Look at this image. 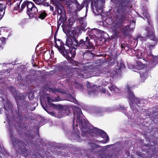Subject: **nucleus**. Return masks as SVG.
Returning a JSON list of instances; mask_svg holds the SVG:
<instances>
[{
  "mask_svg": "<svg viewBox=\"0 0 158 158\" xmlns=\"http://www.w3.org/2000/svg\"><path fill=\"white\" fill-rule=\"evenodd\" d=\"M47 98L48 104L49 106L52 107H54L55 106H56L55 104L51 103V101L53 102L54 101V100L52 99L51 97L48 96L47 97Z\"/></svg>",
  "mask_w": 158,
  "mask_h": 158,
  "instance_id": "25",
  "label": "nucleus"
},
{
  "mask_svg": "<svg viewBox=\"0 0 158 158\" xmlns=\"http://www.w3.org/2000/svg\"><path fill=\"white\" fill-rule=\"evenodd\" d=\"M74 22L72 19H69L68 21L67 22V26L68 27V29H71V28L72 25L74 24Z\"/></svg>",
  "mask_w": 158,
  "mask_h": 158,
  "instance_id": "30",
  "label": "nucleus"
},
{
  "mask_svg": "<svg viewBox=\"0 0 158 158\" xmlns=\"http://www.w3.org/2000/svg\"><path fill=\"white\" fill-rule=\"evenodd\" d=\"M99 135L102 138L106 139V140L105 142H103L104 141H101V142H102V143H105L109 141V136L104 131L101 130Z\"/></svg>",
  "mask_w": 158,
  "mask_h": 158,
  "instance_id": "19",
  "label": "nucleus"
},
{
  "mask_svg": "<svg viewBox=\"0 0 158 158\" xmlns=\"http://www.w3.org/2000/svg\"><path fill=\"white\" fill-rule=\"evenodd\" d=\"M50 10L52 11H53L54 10L53 7V6H50Z\"/></svg>",
  "mask_w": 158,
  "mask_h": 158,
  "instance_id": "53",
  "label": "nucleus"
},
{
  "mask_svg": "<svg viewBox=\"0 0 158 158\" xmlns=\"http://www.w3.org/2000/svg\"><path fill=\"white\" fill-rule=\"evenodd\" d=\"M127 98L129 100L130 103L133 104L134 102V99L136 97L132 91L133 87L129 85L127 86Z\"/></svg>",
  "mask_w": 158,
  "mask_h": 158,
  "instance_id": "9",
  "label": "nucleus"
},
{
  "mask_svg": "<svg viewBox=\"0 0 158 158\" xmlns=\"http://www.w3.org/2000/svg\"><path fill=\"white\" fill-rule=\"evenodd\" d=\"M64 8L62 5L58 6L56 7L57 13L60 16L65 15L66 14L65 11L64 10Z\"/></svg>",
  "mask_w": 158,
  "mask_h": 158,
  "instance_id": "18",
  "label": "nucleus"
},
{
  "mask_svg": "<svg viewBox=\"0 0 158 158\" xmlns=\"http://www.w3.org/2000/svg\"><path fill=\"white\" fill-rule=\"evenodd\" d=\"M73 68L71 66H69L68 65H66L64 70L70 73L71 72L73 71Z\"/></svg>",
  "mask_w": 158,
  "mask_h": 158,
  "instance_id": "36",
  "label": "nucleus"
},
{
  "mask_svg": "<svg viewBox=\"0 0 158 158\" xmlns=\"http://www.w3.org/2000/svg\"><path fill=\"white\" fill-rule=\"evenodd\" d=\"M63 44L65 49L69 48H74V45L75 42L73 41L70 38H67L66 39L65 44L63 42Z\"/></svg>",
  "mask_w": 158,
  "mask_h": 158,
  "instance_id": "11",
  "label": "nucleus"
},
{
  "mask_svg": "<svg viewBox=\"0 0 158 158\" xmlns=\"http://www.w3.org/2000/svg\"><path fill=\"white\" fill-rule=\"evenodd\" d=\"M85 1V3H87V5L85 6L86 8V11H87V8L88 7V4H89V0H86Z\"/></svg>",
  "mask_w": 158,
  "mask_h": 158,
  "instance_id": "45",
  "label": "nucleus"
},
{
  "mask_svg": "<svg viewBox=\"0 0 158 158\" xmlns=\"http://www.w3.org/2000/svg\"><path fill=\"white\" fill-rule=\"evenodd\" d=\"M134 103H135L138 106H140L139 105V104H140V101L138 98L136 97L134 99Z\"/></svg>",
  "mask_w": 158,
  "mask_h": 158,
  "instance_id": "40",
  "label": "nucleus"
},
{
  "mask_svg": "<svg viewBox=\"0 0 158 158\" xmlns=\"http://www.w3.org/2000/svg\"><path fill=\"white\" fill-rule=\"evenodd\" d=\"M30 76V75H28V76H26V79H27L28 78V77Z\"/></svg>",
  "mask_w": 158,
  "mask_h": 158,
  "instance_id": "60",
  "label": "nucleus"
},
{
  "mask_svg": "<svg viewBox=\"0 0 158 158\" xmlns=\"http://www.w3.org/2000/svg\"><path fill=\"white\" fill-rule=\"evenodd\" d=\"M148 24H149V25H150V22H149V20L148 21Z\"/></svg>",
  "mask_w": 158,
  "mask_h": 158,
  "instance_id": "64",
  "label": "nucleus"
},
{
  "mask_svg": "<svg viewBox=\"0 0 158 158\" xmlns=\"http://www.w3.org/2000/svg\"><path fill=\"white\" fill-rule=\"evenodd\" d=\"M61 17H60L58 20H57V24L59 23L60 24H61L62 23V22L61 21Z\"/></svg>",
  "mask_w": 158,
  "mask_h": 158,
  "instance_id": "46",
  "label": "nucleus"
},
{
  "mask_svg": "<svg viewBox=\"0 0 158 158\" xmlns=\"http://www.w3.org/2000/svg\"><path fill=\"white\" fill-rule=\"evenodd\" d=\"M136 66L138 67H139L140 68H144V65L142 63V62L140 61L139 60H136Z\"/></svg>",
  "mask_w": 158,
  "mask_h": 158,
  "instance_id": "32",
  "label": "nucleus"
},
{
  "mask_svg": "<svg viewBox=\"0 0 158 158\" xmlns=\"http://www.w3.org/2000/svg\"><path fill=\"white\" fill-rule=\"evenodd\" d=\"M33 6H35V5L33 2H29L28 1H27V11H28L30 10L33 7Z\"/></svg>",
  "mask_w": 158,
  "mask_h": 158,
  "instance_id": "27",
  "label": "nucleus"
},
{
  "mask_svg": "<svg viewBox=\"0 0 158 158\" xmlns=\"http://www.w3.org/2000/svg\"><path fill=\"white\" fill-rule=\"evenodd\" d=\"M105 0H91V8L94 13L99 15L102 12L103 6L105 2Z\"/></svg>",
  "mask_w": 158,
  "mask_h": 158,
  "instance_id": "7",
  "label": "nucleus"
},
{
  "mask_svg": "<svg viewBox=\"0 0 158 158\" xmlns=\"http://www.w3.org/2000/svg\"><path fill=\"white\" fill-rule=\"evenodd\" d=\"M135 26V23L131 22L130 25L123 27V23L119 24L117 23L114 25L112 27L113 32L116 37H120L123 35L125 37L130 38L131 35L130 32L132 30Z\"/></svg>",
  "mask_w": 158,
  "mask_h": 158,
  "instance_id": "2",
  "label": "nucleus"
},
{
  "mask_svg": "<svg viewBox=\"0 0 158 158\" xmlns=\"http://www.w3.org/2000/svg\"><path fill=\"white\" fill-rule=\"evenodd\" d=\"M147 36L149 37L151 40L153 41L148 42L147 44L149 49H151L156 44L157 39L155 35L154 31L153 30L148 27L147 29Z\"/></svg>",
  "mask_w": 158,
  "mask_h": 158,
  "instance_id": "8",
  "label": "nucleus"
},
{
  "mask_svg": "<svg viewBox=\"0 0 158 158\" xmlns=\"http://www.w3.org/2000/svg\"><path fill=\"white\" fill-rule=\"evenodd\" d=\"M73 2H75V4L76 5L77 8L76 11H80L84 7L85 4V1H83L81 4H80L77 0H74Z\"/></svg>",
  "mask_w": 158,
  "mask_h": 158,
  "instance_id": "13",
  "label": "nucleus"
},
{
  "mask_svg": "<svg viewBox=\"0 0 158 158\" xmlns=\"http://www.w3.org/2000/svg\"><path fill=\"white\" fill-rule=\"evenodd\" d=\"M57 34H55L54 35V43H55V47H56L57 49L58 48V47L57 46H59V47H60V44L61 43H62L63 44V41L59 39H57L56 38Z\"/></svg>",
  "mask_w": 158,
  "mask_h": 158,
  "instance_id": "22",
  "label": "nucleus"
},
{
  "mask_svg": "<svg viewBox=\"0 0 158 158\" xmlns=\"http://www.w3.org/2000/svg\"><path fill=\"white\" fill-rule=\"evenodd\" d=\"M74 0H70L68 2V3L67 4V6L69 7L70 8H71L73 7L72 4H75V2H74Z\"/></svg>",
  "mask_w": 158,
  "mask_h": 158,
  "instance_id": "39",
  "label": "nucleus"
},
{
  "mask_svg": "<svg viewBox=\"0 0 158 158\" xmlns=\"http://www.w3.org/2000/svg\"><path fill=\"white\" fill-rule=\"evenodd\" d=\"M65 15L60 16V17H61V21L62 22V25L61 26L63 31L66 32L68 33L67 28L68 27L67 26L65 23L67 19L66 18L64 17V16Z\"/></svg>",
  "mask_w": 158,
  "mask_h": 158,
  "instance_id": "16",
  "label": "nucleus"
},
{
  "mask_svg": "<svg viewBox=\"0 0 158 158\" xmlns=\"http://www.w3.org/2000/svg\"><path fill=\"white\" fill-rule=\"evenodd\" d=\"M66 65L64 64H60L58 66L59 69L61 70H64Z\"/></svg>",
  "mask_w": 158,
  "mask_h": 158,
  "instance_id": "37",
  "label": "nucleus"
},
{
  "mask_svg": "<svg viewBox=\"0 0 158 158\" xmlns=\"http://www.w3.org/2000/svg\"><path fill=\"white\" fill-rule=\"evenodd\" d=\"M101 91L104 93H105L106 92V89L105 88H102L101 90Z\"/></svg>",
  "mask_w": 158,
  "mask_h": 158,
  "instance_id": "49",
  "label": "nucleus"
},
{
  "mask_svg": "<svg viewBox=\"0 0 158 158\" xmlns=\"http://www.w3.org/2000/svg\"><path fill=\"white\" fill-rule=\"evenodd\" d=\"M60 47L59 46H57L58 48L57 49L60 53L63 55L65 58H66L68 60H70L71 59H73L76 55V50L77 49H88V48H86L85 47L80 46L79 47H76L74 45V48H69L65 49L64 47L63 44L61 43L60 44Z\"/></svg>",
  "mask_w": 158,
  "mask_h": 158,
  "instance_id": "6",
  "label": "nucleus"
},
{
  "mask_svg": "<svg viewBox=\"0 0 158 158\" xmlns=\"http://www.w3.org/2000/svg\"><path fill=\"white\" fill-rule=\"evenodd\" d=\"M77 20L79 21L80 23V27H75L73 28L72 31H71V29L67 28L68 33L65 31L64 32L67 35L69 34L70 37H72L73 41L75 42L74 46L76 47L84 46L88 48L89 49H94V47L92 43L90 42L89 37L87 36L86 37L85 41H84L83 39H81L78 41L77 39L79 36V33H81L82 31H85L87 29L86 27L87 23L85 21L84 18H77Z\"/></svg>",
  "mask_w": 158,
  "mask_h": 158,
  "instance_id": "1",
  "label": "nucleus"
},
{
  "mask_svg": "<svg viewBox=\"0 0 158 158\" xmlns=\"http://www.w3.org/2000/svg\"><path fill=\"white\" fill-rule=\"evenodd\" d=\"M92 130L94 131L93 132L94 134H96L97 135H99L101 129H99L97 127H94Z\"/></svg>",
  "mask_w": 158,
  "mask_h": 158,
  "instance_id": "34",
  "label": "nucleus"
},
{
  "mask_svg": "<svg viewBox=\"0 0 158 158\" xmlns=\"http://www.w3.org/2000/svg\"><path fill=\"white\" fill-rule=\"evenodd\" d=\"M3 45V44H2L0 45V51L2 50L3 49V47L2 46Z\"/></svg>",
  "mask_w": 158,
  "mask_h": 158,
  "instance_id": "50",
  "label": "nucleus"
},
{
  "mask_svg": "<svg viewBox=\"0 0 158 158\" xmlns=\"http://www.w3.org/2000/svg\"><path fill=\"white\" fill-rule=\"evenodd\" d=\"M29 100H31V99H33L34 98V96H31V98H30V97H29Z\"/></svg>",
  "mask_w": 158,
  "mask_h": 158,
  "instance_id": "56",
  "label": "nucleus"
},
{
  "mask_svg": "<svg viewBox=\"0 0 158 158\" xmlns=\"http://www.w3.org/2000/svg\"><path fill=\"white\" fill-rule=\"evenodd\" d=\"M108 88L112 93L114 94L118 93L120 91L119 89L113 85L111 84L108 86Z\"/></svg>",
  "mask_w": 158,
  "mask_h": 158,
  "instance_id": "20",
  "label": "nucleus"
},
{
  "mask_svg": "<svg viewBox=\"0 0 158 158\" xmlns=\"http://www.w3.org/2000/svg\"><path fill=\"white\" fill-rule=\"evenodd\" d=\"M107 93L108 95L111 96V94L110 93L108 92V91L107 90Z\"/></svg>",
  "mask_w": 158,
  "mask_h": 158,
  "instance_id": "59",
  "label": "nucleus"
},
{
  "mask_svg": "<svg viewBox=\"0 0 158 158\" xmlns=\"http://www.w3.org/2000/svg\"><path fill=\"white\" fill-rule=\"evenodd\" d=\"M150 70V68L147 66L139 69V73L141 79L143 82H144V81L147 78L148 72Z\"/></svg>",
  "mask_w": 158,
  "mask_h": 158,
  "instance_id": "10",
  "label": "nucleus"
},
{
  "mask_svg": "<svg viewBox=\"0 0 158 158\" xmlns=\"http://www.w3.org/2000/svg\"><path fill=\"white\" fill-rule=\"evenodd\" d=\"M136 57L138 59H143V60H144V54H146L145 53H143L142 52L139 51L138 52L136 53Z\"/></svg>",
  "mask_w": 158,
  "mask_h": 158,
  "instance_id": "28",
  "label": "nucleus"
},
{
  "mask_svg": "<svg viewBox=\"0 0 158 158\" xmlns=\"http://www.w3.org/2000/svg\"><path fill=\"white\" fill-rule=\"evenodd\" d=\"M27 1H25L22 4L21 9L19 10V12H20L21 11H22L25 7L27 6Z\"/></svg>",
  "mask_w": 158,
  "mask_h": 158,
  "instance_id": "33",
  "label": "nucleus"
},
{
  "mask_svg": "<svg viewBox=\"0 0 158 158\" xmlns=\"http://www.w3.org/2000/svg\"><path fill=\"white\" fill-rule=\"evenodd\" d=\"M73 102H75V101H76V100L75 98H73Z\"/></svg>",
  "mask_w": 158,
  "mask_h": 158,
  "instance_id": "58",
  "label": "nucleus"
},
{
  "mask_svg": "<svg viewBox=\"0 0 158 158\" xmlns=\"http://www.w3.org/2000/svg\"><path fill=\"white\" fill-rule=\"evenodd\" d=\"M17 78L18 80H20L21 81L22 80L21 75L20 74H19Z\"/></svg>",
  "mask_w": 158,
  "mask_h": 158,
  "instance_id": "48",
  "label": "nucleus"
},
{
  "mask_svg": "<svg viewBox=\"0 0 158 158\" xmlns=\"http://www.w3.org/2000/svg\"><path fill=\"white\" fill-rule=\"evenodd\" d=\"M68 61L73 66H78L79 64H81L80 62L75 61L73 60V59H70V60H68Z\"/></svg>",
  "mask_w": 158,
  "mask_h": 158,
  "instance_id": "29",
  "label": "nucleus"
},
{
  "mask_svg": "<svg viewBox=\"0 0 158 158\" xmlns=\"http://www.w3.org/2000/svg\"><path fill=\"white\" fill-rule=\"evenodd\" d=\"M124 44L123 45V44H122L121 45V48L122 49L124 47Z\"/></svg>",
  "mask_w": 158,
  "mask_h": 158,
  "instance_id": "57",
  "label": "nucleus"
},
{
  "mask_svg": "<svg viewBox=\"0 0 158 158\" xmlns=\"http://www.w3.org/2000/svg\"><path fill=\"white\" fill-rule=\"evenodd\" d=\"M58 109H60V110H62L63 108V106L61 105H59L58 106Z\"/></svg>",
  "mask_w": 158,
  "mask_h": 158,
  "instance_id": "47",
  "label": "nucleus"
},
{
  "mask_svg": "<svg viewBox=\"0 0 158 158\" xmlns=\"http://www.w3.org/2000/svg\"><path fill=\"white\" fill-rule=\"evenodd\" d=\"M76 86L77 89L82 91L83 90V85L82 84L79 83H77L76 84Z\"/></svg>",
  "mask_w": 158,
  "mask_h": 158,
  "instance_id": "35",
  "label": "nucleus"
},
{
  "mask_svg": "<svg viewBox=\"0 0 158 158\" xmlns=\"http://www.w3.org/2000/svg\"><path fill=\"white\" fill-rule=\"evenodd\" d=\"M126 18L125 17V15H121L120 16L119 20H121V22L119 23L118 22H117L114 25L116 24L117 23H118L119 24H121V23H123L124 21L126 20Z\"/></svg>",
  "mask_w": 158,
  "mask_h": 158,
  "instance_id": "31",
  "label": "nucleus"
},
{
  "mask_svg": "<svg viewBox=\"0 0 158 158\" xmlns=\"http://www.w3.org/2000/svg\"><path fill=\"white\" fill-rule=\"evenodd\" d=\"M116 4H119L120 6L123 7L125 6L130 2V0H118V1L111 0Z\"/></svg>",
  "mask_w": 158,
  "mask_h": 158,
  "instance_id": "17",
  "label": "nucleus"
},
{
  "mask_svg": "<svg viewBox=\"0 0 158 158\" xmlns=\"http://www.w3.org/2000/svg\"><path fill=\"white\" fill-rule=\"evenodd\" d=\"M90 144L92 147L91 149L92 150H94L96 148L101 147L99 145L97 144H95L94 143H91Z\"/></svg>",
  "mask_w": 158,
  "mask_h": 158,
  "instance_id": "38",
  "label": "nucleus"
},
{
  "mask_svg": "<svg viewBox=\"0 0 158 158\" xmlns=\"http://www.w3.org/2000/svg\"><path fill=\"white\" fill-rule=\"evenodd\" d=\"M116 62V63L117 64V67H118L117 68L119 70L121 71L122 69H125V66L123 62H120L119 64L118 61L116 59L113 60V61L111 62V64H115Z\"/></svg>",
  "mask_w": 158,
  "mask_h": 158,
  "instance_id": "15",
  "label": "nucleus"
},
{
  "mask_svg": "<svg viewBox=\"0 0 158 158\" xmlns=\"http://www.w3.org/2000/svg\"><path fill=\"white\" fill-rule=\"evenodd\" d=\"M74 119L73 121V129H74L75 124L74 123V118L76 117L77 120V121L79 123V125H81V130L82 132L81 135L84 136L86 135L87 132V129L89 128V121L86 119H85L84 116L83 114L81 109L78 108L77 112L74 113Z\"/></svg>",
  "mask_w": 158,
  "mask_h": 158,
  "instance_id": "5",
  "label": "nucleus"
},
{
  "mask_svg": "<svg viewBox=\"0 0 158 158\" xmlns=\"http://www.w3.org/2000/svg\"><path fill=\"white\" fill-rule=\"evenodd\" d=\"M3 8L2 7L0 6V11L1 12H2L3 11Z\"/></svg>",
  "mask_w": 158,
  "mask_h": 158,
  "instance_id": "54",
  "label": "nucleus"
},
{
  "mask_svg": "<svg viewBox=\"0 0 158 158\" xmlns=\"http://www.w3.org/2000/svg\"><path fill=\"white\" fill-rule=\"evenodd\" d=\"M0 40H1V41L2 42L3 44H5V43L6 42V39L5 37H0Z\"/></svg>",
  "mask_w": 158,
  "mask_h": 158,
  "instance_id": "43",
  "label": "nucleus"
},
{
  "mask_svg": "<svg viewBox=\"0 0 158 158\" xmlns=\"http://www.w3.org/2000/svg\"><path fill=\"white\" fill-rule=\"evenodd\" d=\"M143 15L147 19H148L149 17V15L148 13L146 11L145 12H143Z\"/></svg>",
  "mask_w": 158,
  "mask_h": 158,
  "instance_id": "42",
  "label": "nucleus"
},
{
  "mask_svg": "<svg viewBox=\"0 0 158 158\" xmlns=\"http://www.w3.org/2000/svg\"><path fill=\"white\" fill-rule=\"evenodd\" d=\"M39 15L38 18L41 20L44 19L47 16V14L44 11H40L38 13Z\"/></svg>",
  "mask_w": 158,
  "mask_h": 158,
  "instance_id": "23",
  "label": "nucleus"
},
{
  "mask_svg": "<svg viewBox=\"0 0 158 158\" xmlns=\"http://www.w3.org/2000/svg\"><path fill=\"white\" fill-rule=\"evenodd\" d=\"M53 15H56V12H53L52 14Z\"/></svg>",
  "mask_w": 158,
  "mask_h": 158,
  "instance_id": "61",
  "label": "nucleus"
},
{
  "mask_svg": "<svg viewBox=\"0 0 158 158\" xmlns=\"http://www.w3.org/2000/svg\"><path fill=\"white\" fill-rule=\"evenodd\" d=\"M145 146H146V147H148V146H149V145L147 144H145Z\"/></svg>",
  "mask_w": 158,
  "mask_h": 158,
  "instance_id": "62",
  "label": "nucleus"
},
{
  "mask_svg": "<svg viewBox=\"0 0 158 158\" xmlns=\"http://www.w3.org/2000/svg\"><path fill=\"white\" fill-rule=\"evenodd\" d=\"M43 108L47 112H48V107L47 105L45 104V105L44 106H43V105H42Z\"/></svg>",
  "mask_w": 158,
  "mask_h": 158,
  "instance_id": "44",
  "label": "nucleus"
},
{
  "mask_svg": "<svg viewBox=\"0 0 158 158\" xmlns=\"http://www.w3.org/2000/svg\"><path fill=\"white\" fill-rule=\"evenodd\" d=\"M21 2V1H20L19 3H17V4H16V6H15L14 7V10H17L18 9H19L20 5V4Z\"/></svg>",
  "mask_w": 158,
  "mask_h": 158,
  "instance_id": "41",
  "label": "nucleus"
},
{
  "mask_svg": "<svg viewBox=\"0 0 158 158\" xmlns=\"http://www.w3.org/2000/svg\"><path fill=\"white\" fill-rule=\"evenodd\" d=\"M8 131L10 140L13 147L16 148L18 146V149L21 150L22 154L24 156H27L28 154L27 149L25 147L26 145L20 139L15 137V132L12 128H8Z\"/></svg>",
  "mask_w": 158,
  "mask_h": 158,
  "instance_id": "4",
  "label": "nucleus"
},
{
  "mask_svg": "<svg viewBox=\"0 0 158 158\" xmlns=\"http://www.w3.org/2000/svg\"><path fill=\"white\" fill-rule=\"evenodd\" d=\"M148 38H149V37L147 36V34L145 37L142 36L140 34H138L136 35V39L137 41L139 40L141 41H145Z\"/></svg>",
  "mask_w": 158,
  "mask_h": 158,
  "instance_id": "24",
  "label": "nucleus"
},
{
  "mask_svg": "<svg viewBox=\"0 0 158 158\" xmlns=\"http://www.w3.org/2000/svg\"><path fill=\"white\" fill-rule=\"evenodd\" d=\"M47 0H33V1L39 5H44L45 3L44 2ZM60 0H51L53 3H55Z\"/></svg>",
  "mask_w": 158,
  "mask_h": 158,
  "instance_id": "21",
  "label": "nucleus"
},
{
  "mask_svg": "<svg viewBox=\"0 0 158 158\" xmlns=\"http://www.w3.org/2000/svg\"><path fill=\"white\" fill-rule=\"evenodd\" d=\"M38 12V10L35 6H33L31 9L27 11V14L29 16V18H33L36 15V14Z\"/></svg>",
  "mask_w": 158,
  "mask_h": 158,
  "instance_id": "12",
  "label": "nucleus"
},
{
  "mask_svg": "<svg viewBox=\"0 0 158 158\" xmlns=\"http://www.w3.org/2000/svg\"><path fill=\"white\" fill-rule=\"evenodd\" d=\"M60 25L61 24H60L59 23L57 24V30H58Z\"/></svg>",
  "mask_w": 158,
  "mask_h": 158,
  "instance_id": "52",
  "label": "nucleus"
},
{
  "mask_svg": "<svg viewBox=\"0 0 158 158\" xmlns=\"http://www.w3.org/2000/svg\"><path fill=\"white\" fill-rule=\"evenodd\" d=\"M90 51H89L88 52H85L83 55V58L85 60H89L90 59V57L91 56Z\"/></svg>",
  "mask_w": 158,
  "mask_h": 158,
  "instance_id": "26",
  "label": "nucleus"
},
{
  "mask_svg": "<svg viewBox=\"0 0 158 158\" xmlns=\"http://www.w3.org/2000/svg\"><path fill=\"white\" fill-rule=\"evenodd\" d=\"M4 109H5V110H6V111H9V110H11V109H10V108H9L8 109H7L6 108V107H4Z\"/></svg>",
  "mask_w": 158,
  "mask_h": 158,
  "instance_id": "55",
  "label": "nucleus"
},
{
  "mask_svg": "<svg viewBox=\"0 0 158 158\" xmlns=\"http://www.w3.org/2000/svg\"><path fill=\"white\" fill-rule=\"evenodd\" d=\"M15 98L16 103L18 102H21L25 99V96L21 93H16Z\"/></svg>",
  "mask_w": 158,
  "mask_h": 158,
  "instance_id": "14",
  "label": "nucleus"
},
{
  "mask_svg": "<svg viewBox=\"0 0 158 158\" xmlns=\"http://www.w3.org/2000/svg\"><path fill=\"white\" fill-rule=\"evenodd\" d=\"M57 30L56 31L55 33V34H57Z\"/></svg>",
  "mask_w": 158,
  "mask_h": 158,
  "instance_id": "63",
  "label": "nucleus"
},
{
  "mask_svg": "<svg viewBox=\"0 0 158 158\" xmlns=\"http://www.w3.org/2000/svg\"><path fill=\"white\" fill-rule=\"evenodd\" d=\"M17 110L16 113L17 117L21 121H26L28 118V110L30 108V103L25 99L21 101V104L19 102H17Z\"/></svg>",
  "mask_w": 158,
  "mask_h": 158,
  "instance_id": "3",
  "label": "nucleus"
},
{
  "mask_svg": "<svg viewBox=\"0 0 158 158\" xmlns=\"http://www.w3.org/2000/svg\"><path fill=\"white\" fill-rule=\"evenodd\" d=\"M7 4L9 6H11V1H9L7 2Z\"/></svg>",
  "mask_w": 158,
  "mask_h": 158,
  "instance_id": "51",
  "label": "nucleus"
}]
</instances>
